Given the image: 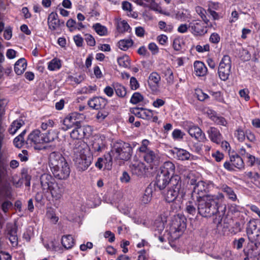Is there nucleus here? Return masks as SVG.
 <instances>
[{
    "mask_svg": "<svg viewBox=\"0 0 260 260\" xmlns=\"http://www.w3.org/2000/svg\"><path fill=\"white\" fill-rule=\"evenodd\" d=\"M12 203L11 201H6L2 204V210L5 213H6L8 212L9 208L12 206Z\"/></svg>",
    "mask_w": 260,
    "mask_h": 260,
    "instance_id": "obj_58",
    "label": "nucleus"
},
{
    "mask_svg": "<svg viewBox=\"0 0 260 260\" xmlns=\"http://www.w3.org/2000/svg\"><path fill=\"white\" fill-rule=\"evenodd\" d=\"M213 121L217 125H222L225 127L228 126V123L227 120L224 117L220 116L219 114Z\"/></svg>",
    "mask_w": 260,
    "mask_h": 260,
    "instance_id": "obj_50",
    "label": "nucleus"
},
{
    "mask_svg": "<svg viewBox=\"0 0 260 260\" xmlns=\"http://www.w3.org/2000/svg\"><path fill=\"white\" fill-rule=\"evenodd\" d=\"M81 153L75 159V164L77 169L79 171L86 170L90 165L92 157L81 152V149H80Z\"/></svg>",
    "mask_w": 260,
    "mask_h": 260,
    "instance_id": "obj_12",
    "label": "nucleus"
},
{
    "mask_svg": "<svg viewBox=\"0 0 260 260\" xmlns=\"http://www.w3.org/2000/svg\"><path fill=\"white\" fill-rule=\"evenodd\" d=\"M170 188L179 190V191L185 192L184 184L182 183L181 177L178 175H175L171 177L170 180Z\"/></svg>",
    "mask_w": 260,
    "mask_h": 260,
    "instance_id": "obj_24",
    "label": "nucleus"
},
{
    "mask_svg": "<svg viewBox=\"0 0 260 260\" xmlns=\"http://www.w3.org/2000/svg\"><path fill=\"white\" fill-rule=\"evenodd\" d=\"M141 110H142V119L147 120H151L152 115H153L152 110L145 109L143 107H141Z\"/></svg>",
    "mask_w": 260,
    "mask_h": 260,
    "instance_id": "obj_47",
    "label": "nucleus"
},
{
    "mask_svg": "<svg viewBox=\"0 0 260 260\" xmlns=\"http://www.w3.org/2000/svg\"><path fill=\"white\" fill-rule=\"evenodd\" d=\"M117 62L119 66L124 68L127 67L130 63L129 57L127 55H123L117 58Z\"/></svg>",
    "mask_w": 260,
    "mask_h": 260,
    "instance_id": "obj_43",
    "label": "nucleus"
},
{
    "mask_svg": "<svg viewBox=\"0 0 260 260\" xmlns=\"http://www.w3.org/2000/svg\"><path fill=\"white\" fill-rule=\"evenodd\" d=\"M246 234L249 242L248 249H244L246 257H255L260 253V220L251 219L247 224Z\"/></svg>",
    "mask_w": 260,
    "mask_h": 260,
    "instance_id": "obj_2",
    "label": "nucleus"
},
{
    "mask_svg": "<svg viewBox=\"0 0 260 260\" xmlns=\"http://www.w3.org/2000/svg\"><path fill=\"white\" fill-rule=\"evenodd\" d=\"M206 25L201 20H192L189 22V31L194 37H203L208 32Z\"/></svg>",
    "mask_w": 260,
    "mask_h": 260,
    "instance_id": "obj_9",
    "label": "nucleus"
},
{
    "mask_svg": "<svg viewBox=\"0 0 260 260\" xmlns=\"http://www.w3.org/2000/svg\"><path fill=\"white\" fill-rule=\"evenodd\" d=\"M24 121L21 119H17L14 120L9 128V133L12 135H14L22 126L24 125Z\"/></svg>",
    "mask_w": 260,
    "mask_h": 260,
    "instance_id": "obj_35",
    "label": "nucleus"
},
{
    "mask_svg": "<svg viewBox=\"0 0 260 260\" xmlns=\"http://www.w3.org/2000/svg\"><path fill=\"white\" fill-rule=\"evenodd\" d=\"M61 67V64L60 60L56 58L52 59L48 63V69L51 71L58 70Z\"/></svg>",
    "mask_w": 260,
    "mask_h": 260,
    "instance_id": "obj_41",
    "label": "nucleus"
},
{
    "mask_svg": "<svg viewBox=\"0 0 260 260\" xmlns=\"http://www.w3.org/2000/svg\"><path fill=\"white\" fill-rule=\"evenodd\" d=\"M117 29L120 33H124L131 31V27L126 20H122L117 24Z\"/></svg>",
    "mask_w": 260,
    "mask_h": 260,
    "instance_id": "obj_39",
    "label": "nucleus"
},
{
    "mask_svg": "<svg viewBox=\"0 0 260 260\" xmlns=\"http://www.w3.org/2000/svg\"><path fill=\"white\" fill-rule=\"evenodd\" d=\"M75 114L72 113L71 115L66 117L63 121V129L67 131L70 128H74L76 125L80 124V121L77 120Z\"/></svg>",
    "mask_w": 260,
    "mask_h": 260,
    "instance_id": "obj_28",
    "label": "nucleus"
},
{
    "mask_svg": "<svg viewBox=\"0 0 260 260\" xmlns=\"http://www.w3.org/2000/svg\"><path fill=\"white\" fill-rule=\"evenodd\" d=\"M47 23L49 29L54 31L63 26L64 22L58 18V14L56 12H52L48 16Z\"/></svg>",
    "mask_w": 260,
    "mask_h": 260,
    "instance_id": "obj_14",
    "label": "nucleus"
},
{
    "mask_svg": "<svg viewBox=\"0 0 260 260\" xmlns=\"http://www.w3.org/2000/svg\"><path fill=\"white\" fill-rule=\"evenodd\" d=\"M104 237L108 238V241L110 243L113 242L115 240V235L110 231H107L104 234Z\"/></svg>",
    "mask_w": 260,
    "mask_h": 260,
    "instance_id": "obj_64",
    "label": "nucleus"
},
{
    "mask_svg": "<svg viewBox=\"0 0 260 260\" xmlns=\"http://www.w3.org/2000/svg\"><path fill=\"white\" fill-rule=\"evenodd\" d=\"M76 25V21L75 20L73 19H69L66 23L67 26L69 28L70 31H73L75 30V25Z\"/></svg>",
    "mask_w": 260,
    "mask_h": 260,
    "instance_id": "obj_59",
    "label": "nucleus"
},
{
    "mask_svg": "<svg viewBox=\"0 0 260 260\" xmlns=\"http://www.w3.org/2000/svg\"><path fill=\"white\" fill-rule=\"evenodd\" d=\"M185 195V192L179 191V190H176L169 187L167 192L165 194V200L168 203H172L175 201L178 198L182 199Z\"/></svg>",
    "mask_w": 260,
    "mask_h": 260,
    "instance_id": "obj_19",
    "label": "nucleus"
},
{
    "mask_svg": "<svg viewBox=\"0 0 260 260\" xmlns=\"http://www.w3.org/2000/svg\"><path fill=\"white\" fill-rule=\"evenodd\" d=\"M61 243L66 249L72 248L75 244V240L71 235H64L62 237Z\"/></svg>",
    "mask_w": 260,
    "mask_h": 260,
    "instance_id": "obj_33",
    "label": "nucleus"
},
{
    "mask_svg": "<svg viewBox=\"0 0 260 260\" xmlns=\"http://www.w3.org/2000/svg\"><path fill=\"white\" fill-rule=\"evenodd\" d=\"M144 160L148 165L151 169L157 167L160 161V158L158 154L152 150L148 151L143 155Z\"/></svg>",
    "mask_w": 260,
    "mask_h": 260,
    "instance_id": "obj_13",
    "label": "nucleus"
},
{
    "mask_svg": "<svg viewBox=\"0 0 260 260\" xmlns=\"http://www.w3.org/2000/svg\"><path fill=\"white\" fill-rule=\"evenodd\" d=\"M187 129L189 135L199 142H203L206 139V136L201 128L191 121H187Z\"/></svg>",
    "mask_w": 260,
    "mask_h": 260,
    "instance_id": "obj_11",
    "label": "nucleus"
},
{
    "mask_svg": "<svg viewBox=\"0 0 260 260\" xmlns=\"http://www.w3.org/2000/svg\"><path fill=\"white\" fill-rule=\"evenodd\" d=\"M91 128L89 125L82 126L81 122L80 124L76 125L73 130L70 133L71 137L74 140H78L77 144L75 145L74 149H77L79 148L80 147L81 149H83L81 147V145L83 144V141H81L84 138H88L91 135Z\"/></svg>",
    "mask_w": 260,
    "mask_h": 260,
    "instance_id": "obj_6",
    "label": "nucleus"
},
{
    "mask_svg": "<svg viewBox=\"0 0 260 260\" xmlns=\"http://www.w3.org/2000/svg\"><path fill=\"white\" fill-rule=\"evenodd\" d=\"M113 159H114V154L111 152V150L104 155L102 159L105 169L108 170H110L112 169Z\"/></svg>",
    "mask_w": 260,
    "mask_h": 260,
    "instance_id": "obj_34",
    "label": "nucleus"
},
{
    "mask_svg": "<svg viewBox=\"0 0 260 260\" xmlns=\"http://www.w3.org/2000/svg\"><path fill=\"white\" fill-rule=\"evenodd\" d=\"M134 44V41L129 39H122L120 40L118 42V46L120 49L123 51L127 50Z\"/></svg>",
    "mask_w": 260,
    "mask_h": 260,
    "instance_id": "obj_38",
    "label": "nucleus"
},
{
    "mask_svg": "<svg viewBox=\"0 0 260 260\" xmlns=\"http://www.w3.org/2000/svg\"><path fill=\"white\" fill-rule=\"evenodd\" d=\"M186 211L188 213L191 214L192 215H195V214L196 213V208L193 205L192 202L189 201L188 203H186Z\"/></svg>",
    "mask_w": 260,
    "mask_h": 260,
    "instance_id": "obj_53",
    "label": "nucleus"
},
{
    "mask_svg": "<svg viewBox=\"0 0 260 260\" xmlns=\"http://www.w3.org/2000/svg\"><path fill=\"white\" fill-rule=\"evenodd\" d=\"M131 112L136 116L142 118V110H141V107H137L132 108L131 109Z\"/></svg>",
    "mask_w": 260,
    "mask_h": 260,
    "instance_id": "obj_62",
    "label": "nucleus"
},
{
    "mask_svg": "<svg viewBox=\"0 0 260 260\" xmlns=\"http://www.w3.org/2000/svg\"><path fill=\"white\" fill-rule=\"evenodd\" d=\"M49 166L54 177L58 180H66L71 170L65 158L59 152H52L50 155Z\"/></svg>",
    "mask_w": 260,
    "mask_h": 260,
    "instance_id": "obj_3",
    "label": "nucleus"
},
{
    "mask_svg": "<svg viewBox=\"0 0 260 260\" xmlns=\"http://www.w3.org/2000/svg\"><path fill=\"white\" fill-rule=\"evenodd\" d=\"M171 179V177L158 171L155 178V184L159 190H162L169 184Z\"/></svg>",
    "mask_w": 260,
    "mask_h": 260,
    "instance_id": "obj_20",
    "label": "nucleus"
},
{
    "mask_svg": "<svg viewBox=\"0 0 260 260\" xmlns=\"http://www.w3.org/2000/svg\"><path fill=\"white\" fill-rule=\"evenodd\" d=\"M148 48L151 52L152 54L153 55H155L159 52V48L158 46L154 42L150 43L148 44Z\"/></svg>",
    "mask_w": 260,
    "mask_h": 260,
    "instance_id": "obj_57",
    "label": "nucleus"
},
{
    "mask_svg": "<svg viewBox=\"0 0 260 260\" xmlns=\"http://www.w3.org/2000/svg\"><path fill=\"white\" fill-rule=\"evenodd\" d=\"M220 40V37L219 34L216 32H213L211 34L209 38V41L210 43L217 44Z\"/></svg>",
    "mask_w": 260,
    "mask_h": 260,
    "instance_id": "obj_55",
    "label": "nucleus"
},
{
    "mask_svg": "<svg viewBox=\"0 0 260 260\" xmlns=\"http://www.w3.org/2000/svg\"><path fill=\"white\" fill-rule=\"evenodd\" d=\"M246 137L250 142H254L256 140L255 136L253 132L249 129L245 131Z\"/></svg>",
    "mask_w": 260,
    "mask_h": 260,
    "instance_id": "obj_63",
    "label": "nucleus"
},
{
    "mask_svg": "<svg viewBox=\"0 0 260 260\" xmlns=\"http://www.w3.org/2000/svg\"><path fill=\"white\" fill-rule=\"evenodd\" d=\"M92 28L100 36H104L107 34V28L106 26L101 25L100 23L94 24Z\"/></svg>",
    "mask_w": 260,
    "mask_h": 260,
    "instance_id": "obj_40",
    "label": "nucleus"
},
{
    "mask_svg": "<svg viewBox=\"0 0 260 260\" xmlns=\"http://www.w3.org/2000/svg\"><path fill=\"white\" fill-rule=\"evenodd\" d=\"M207 134L210 140L216 144H220L223 140L222 135L217 127H210Z\"/></svg>",
    "mask_w": 260,
    "mask_h": 260,
    "instance_id": "obj_21",
    "label": "nucleus"
},
{
    "mask_svg": "<svg viewBox=\"0 0 260 260\" xmlns=\"http://www.w3.org/2000/svg\"><path fill=\"white\" fill-rule=\"evenodd\" d=\"M143 96L140 93L136 92L134 93L132 95L130 100V102L133 104H137L143 101Z\"/></svg>",
    "mask_w": 260,
    "mask_h": 260,
    "instance_id": "obj_45",
    "label": "nucleus"
},
{
    "mask_svg": "<svg viewBox=\"0 0 260 260\" xmlns=\"http://www.w3.org/2000/svg\"><path fill=\"white\" fill-rule=\"evenodd\" d=\"M245 165L242 157L239 154L233 155L230 156V160H227L223 164V167L229 171H234L235 168L242 170Z\"/></svg>",
    "mask_w": 260,
    "mask_h": 260,
    "instance_id": "obj_10",
    "label": "nucleus"
},
{
    "mask_svg": "<svg viewBox=\"0 0 260 260\" xmlns=\"http://www.w3.org/2000/svg\"><path fill=\"white\" fill-rule=\"evenodd\" d=\"M153 189L150 185L147 186L140 198L142 204H147L152 200Z\"/></svg>",
    "mask_w": 260,
    "mask_h": 260,
    "instance_id": "obj_32",
    "label": "nucleus"
},
{
    "mask_svg": "<svg viewBox=\"0 0 260 260\" xmlns=\"http://www.w3.org/2000/svg\"><path fill=\"white\" fill-rule=\"evenodd\" d=\"M113 88L116 95L119 98H124L126 94V88L119 83H115L113 84Z\"/></svg>",
    "mask_w": 260,
    "mask_h": 260,
    "instance_id": "obj_37",
    "label": "nucleus"
},
{
    "mask_svg": "<svg viewBox=\"0 0 260 260\" xmlns=\"http://www.w3.org/2000/svg\"><path fill=\"white\" fill-rule=\"evenodd\" d=\"M245 241V239L243 237L240 238L238 239H235L233 242L234 247L237 249L239 250L242 248Z\"/></svg>",
    "mask_w": 260,
    "mask_h": 260,
    "instance_id": "obj_52",
    "label": "nucleus"
},
{
    "mask_svg": "<svg viewBox=\"0 0 260 260\" xmlns=\"http://www.w3.org/2000/svg\"><path fill=\"white\" fill-rule=\"evenodd\" d=\"M212 156L215 159L216 161L220 162L223 159L224 154L219 151H216L212 154Z\"/></svg>",
    "mask_w": 260,
    "mask_h": 260,
    "instance_id": "obj_61",
    "label": "nucleus"
},
{
    "mask_svg": "<svg viewBox=\"0 0 260 260\" xmlns=\"http://www.w3.org/2000/svg\"><path fill=\"white\" fill-rule=\"evenodd\" d=\"M245 176L256 187L260 188V174L256 172L248 171L245 173Z\"/></svg>",
    "mask_w": 260,
    "mask_h": 260,
    "instance_id": "obj_31",
    "label": "nucleus"
},
{
    "mask_svg": "<svg viewBox=\"0 0 260 260\" xmlns=\"http://www.w3.org/2000/svg\"><path fill=\"white\" fill-rule=\"evenodd\" d=\"M106 141L101 137H94L91 144V148L94 152H102L106 148Z\"/></svg>",
    "mask_w": 260,
    "mask_h": 260,
    "instance_id": "obj_25",
    "label": "nucleus"
},
{
    "mask_svg": "<svg viewBox=\"0 0 260 260\" xmlns=\"http://www.w3.org/2000/svg\"><path fill=\"white\" fill-rule=\"evenodd\" d=\"M200 198L194 201L198 214L204 217H210L217 213L221 216L219 209L220 204L224 199L222 193L218 192L216 194L207 195Z\"/></svg>",
    "mask_w": 260,
    "mask_h": 260,
    "instance_id": "obj_1",
    "label": "nucleus"
},
{
    "mask_svg": "<svg viewBox=\"0 0 260 260\" xmlns=\"http://www.w3.org/2000/svg\"><path fill=\"white\" fill-rule=\"evenodd\" d=\"M13 143L15 147L21 148L23 146L24 143V138L19 137V136L14 138Z\"/></svg>",
    "mask_w": 260,
    "mask_h": 260,
    "instance_id": "obj_56",
    "label": "nucleus"
},
{
    "mask_svg": "<svg viewBox=\"0 0 260 260\" xmlns=\"http://www.w3.org/2000/svg\"><path fill=\"white\" fill-rule=\"evenodd\" d=\"M235 137L239 142H243L245 139L246 134L245 132L242 129L241 127H239L235 132Z\"/></svg>",
    "mask_w": 260,
    "mask_h": 260,
    "instance_id": "obj_49",
    "label": "nucleus"
},
{
    "mask_svg": "<svg viewBox=\"0 0 260 260\" xmlns=\"http://www.w3.org/2000/svg\"><path fill=\"white\" fill-rule=\"evenodd\" d=\"M232 61L228 55H225L222 58L218 68V74L219 78L223 81H226L231 74Z\"/></svg>",
    "mask_w": 260,
    "mask_h": 260,
    "instance_id": "obj_8",
    "label": "nucleus"
},
{
    "mask_svg": "<svg viewBox=\"0 0 260 260\" xmlns=\"http://www.w3.org/2000/svg\"><path fill=\"white\" fill-rule=\"evenodd\" d=\"M56 137V134L53 131L49 130L45 135L42 134L39 129H36L28 135L25 143L35 149L42 150L43 148L41 144L52 142Z\"/></svg>",
    "mask_w": 260,
    "mask_h": 260,
    "instance_id": "obj_4",
    "label": "nucleus"
},
{
    "mask_svg": "<svg viewBox=\"0 0 260 260\" xmlns=\"http://www.w3.org/2000/svg\"><path fill=\"white\" fill-rule=\"evenodd\" d=\"M27 67V61L24 58L18 59L14 65V71L17 75H22Z\"/></svg>",
    "mask_w": 260,
    "mask_h": 260,
    "instance_id": "obj_29",
    "label": "nucleus"
},
{
    "mask_svg": "<svg viewBox=\"0 0 260 260\" xmlns=\"http://www.w3.org/2000/svg\"><path fill=\"white\" fill-rule=\"evenodd\" d=\"M247 160L246 161L247 164L249 167H253L255 165H260V158L255 157L250 154H247V156L246 157Z\"/></svg>",
    "mask_w": 260,
    "mask_h": 260,
    "instance_id": "obj_42",
    "label": "nucleus"
},
{
    "mask_svg": "<svg viewBox=\"0 0 260 260\" xmlns=\"http://www.w3.org/2000/svg\"><path fill=\"white\" fill-rule=\"evenodd\" d=\"M209 93L216 101L221 103H225L223 94L221 91H210Z\"/></svg>",
    "mask_w": 260,
    "mask_h": 260,
    "instance_id": "obj_46",
    "label": "nucleus"
},
{
    "mask_svg": "<svg viewBox=\"0 0 260 260\" xmlns=\"http://www.w3.org/2000/svg\"><path fill=\"white\" fill-rule=\"evenodd\" d=\"M194 72L198 77H204L208 72L205 64L201 61L196 60L193 63Z\"/></svg>",
    "mask_w": 260,
    "mask_h": 260,
    "instance_id": "obj_27",
    "label": "nucleus"
},
{
    "mask_svg": "<svg viewBox=\"0 0 260 260\" xmlns=\"http://www.w3.org/2000/svg\"><path fill=\"white\" fill-rule=\"evenodd\" d=\"M149 144V141L147 139L143 140L142 141V144L141 146L138 149V150L140 152L144 153V154L146 153L148 151L151 150L149 148H148V145Z\"/></svg>",
    "mask_w": 260,
    "mask_h": 260,
    "instance_id": "obj_48",
    "label": "nucleus"
},
{
    "mask_svg": "<svg viewBox=\"0 0 260 260\" xmlns=\"http://www.w3.org/2000/svg\"><path fill=\"white\" fill-rule=\"evenodd\" d=\"M129 168L132 174L138 176L143 175L148 170L145 164L140 160L133 161L129 165Z\"/></svg>",
    "mask_w": 260,
    "mask_h": 260,
    "instance_id": "obj_16",
    "label": "nucleus"
},
{
    "mask_svg": "<svg viewBox=\"0 0 260 260\" xmlns=\"http://www.w3.org/2000/svg\"><path fill=\"white\" fill-rule=\"evenodd\" d=\"M160 80V76L157 72H152L150 74L148 79V84L152 91L157 92L159 90Z\"/></svg>",
    "mask_w": 260,
    "mask_h": 260,
    "instance_id": "obj_15",
    "label": "nucleus"
},
{
    "mask_svg": "<svg viewBox=\"0 0 260 260\" xmlns=\"http://www.w3.org/2000/svg\"><path fill=\"white\" fill-rule=\"evenodd\" d=\"M184 45L183 40L179 38L174 39L172 47L175 51H180L182 49V46Z\"/></svg>",
    "mask_w": 260,
    "mask_h": 260,
    "instance_id": "obj_44",
    "label": "nucleus"
},
{
    "mask_svg": "<svg viewBox=\"0 0 260 260\" xmlns=\"http://www.w3.org/2000/svg\"><path fill=\"white\" fill-rule=\"evenodd\" d=\"M172 137L174 140H180L183 138L184 134L179 129H175L172 134Z\"/></svg>",
    "mask_w": 260,
    "mask_h": 260,
    "instance_id": "obj_54",
    "label": "nucleus"
},
{
    "mask_svg": "<svg viewBox=\"0 0 260 260\" xmlns=\"http://www.w3.org/2000/svg\"><path fill=\"white\" fill-rule=\"evenodd\" d=\"M220 189L223 192V194L228 198V200L232 202H236L238 201L237 196L233 188L228 186L224 183L220 185Z\"/></svg>",
    "mask_w": 260,
    "mask_h": 260,
    "instance_id": "obj_22",
    "label": "nucleus"
},
{
    "mask_svg": "<svg viewBox=\"0 0 260 260\" xmlns=\"http://www.w3.org/2000/svg\"><path fill=\"white\" fill-rule=\"evenodd\" d=\"M17 233V226H10L8 228V235L9 236V239L13 246H17L18 245V237Z\"/></svg>",
    "mask_w": 260,
    "mask_h": 260,
    "instance_id": "obj_30",
    "label": "nucleus"
},
{
    "mask_svg": "<svg viewBox=\"0 0 260 260\" xmlns=\"http://www.w3.org/2000/svg\"><path fill=\"white\" fill-rule=\"evenodd\" d=\"M63 192L64 188L62 185L56 182L48 189V192H50L51 197L55 200H58L62 198Z\"/></svg>",
    "mask_w": 260,
    "mask_h": 260,
    "instance_id": "obj_23",
    "label": "nucleus"
},
{
    "mask_svg": "<svg viewBox=\"0 0 260 260\" xmlns=\"http://www.w3.org/2000/svg\"><path fill=\"white\" fill-rule=\"evenodd\" d=\"M190 184L194 185L191 194V198L193 201L200 199V198L207 196L206 193L208 192V184L203 181H200L197 182L194 179L190 180Z\"/></svg>",
    "mask_w": 260,
    "mask_h": 260,
    "instance_id": "obj_7",
    "label": "nucleus"
},
{
    "mask_svg": "<svg viewBox=\"0 0 260 260\" xmlns=\"http://www.w3.org/2000/svg\"><path fill=\"white\" fill-rule=\"evenodd\" d=\"M108 101L101 96H94L88 101V106L93 109L99 110L105 108Z\"/></svg>",
    "mask_w": 260,
    "mask_h": 260,
    "instance_id": "obj_18",
    "label": "nucleus"
},
{
    "mask_svg": "<svg viewBox=\"0 0 260 260\" xmlns=\"http://www.w3.org/2000/svg\"><path fill=\"white\" fill-rule=\"evenodd\" d=\"M40 181L41 188L44 192H48V189L56 182L53 177L48 173L42 174L40 177Z\"/></svg>",
    "mask_w": 260,
    "mask_h": 260,
    "instance_id": "obj_17",
    "label": "nucleus"
},
{
    "mask_svg": "<svg viewBox=\"0 0 260 260\" xmlns=\"http://www.w3.org/2000/svg\"><path fill=\"white\" fill-rule=\"evenodd\" d=\"M54 124L55 122L52 119L45 120L42 122L41 127L43 131H45L49 128L53 127Z\"/></svg>",
    "mask_w": 260,
    "mask_h": 260,
    "instance_id": "obj_51",
    "label": "nucleus"
},
{
    "mask_svg": "<svg viewBox=\"0 0 260 260\" xmlns=\"http://www.w3.org/2000/svg\"><path fill=\"white\" fill-rule=\"evenodd\" d=\"M158 171L164 174L172 177L175 175V166L172 162L167 161L160 166Z\"/></svg>",
    "mask_w": 260,
    "mask_h": 260,
    "instance_id": "obj_26",
    "label": "nucleus"
},
{
    "mask_svg": "<svg viewBox=\"0 0 260 260\" xmlns=\"http://www.w3.org/2000/svg\"><path fill=\"white\" fill-rule=\"evenodd\" d=\"M175 153L176 158L181 160H188L191 156L190 153L188 151L181 148H176Z\"/></svg>",
    "mask_w": 260,
    "mask_h": 260,
    "instance_id": "obj_36",
    "label": "nucleus"
},
{
    "mask_svg": "<svg viewBox=\"0 0 260 260\" xmlns=\"http://www.w3.org/2000/svg\"><path fill=\"white\" fill-rule=\"evenodd\" d=\"M130 87L132 90H136L139 87V83L134 77H132L130 79Z\"/></svg>",
    "mask_w": 260,
    "mask_h": 260,
    "instance_id": "obj_60",
    "label": "nucleus"
},
{
    "mask_svg": "<svg viewBox=\"0 0 260 260\" xmlns=\"http://www.w3.org/2000/svg\"><path fill=\"white\" fill-rule=\"evenodd\" d=\"M111 152L114 154L115 160H129L133 154V148L131 144L121 140H118L113 143Z\"/></svg>",
    "mask_w": 260,
    "mask_h": 260,
    "instance_id": "obj_5",
    "label": "nucleus"
}]
</instances>
